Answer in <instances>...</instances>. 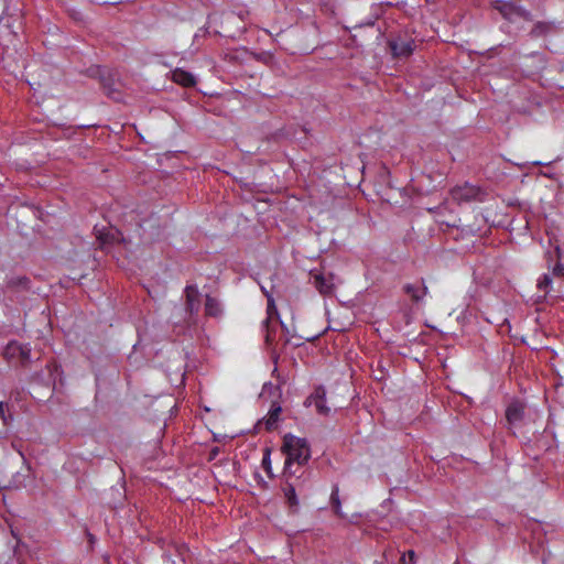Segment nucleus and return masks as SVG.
Wrapping results in <instances>:
<instances>
[{
	"label": "nucleus",
	"mask_w": 564,
	"mask_h": 564,
	"mask_svg": "<svg viewBox=\"0 0 564 564\" xmlns=\"http://www.w3.org/2000/svg\"><path fill=\"white\" fill-rule=\"evenodd\" d=\"M0 417L6 425L12 420V415L9 413L8 403L0 402Z\"/></svg>",
	"instance_id": "nucleus-18"
},
{
	"label": "nucleus",
	"mask_w": 564,
	"mask_h": 564,
	"mask_svg": "<svg viewBox=\"0 0 564 564\" xmlns=\"http://www.w3.org/2000/svg\"><path fill=\"white\" fill-rule=\"evenodd\" d=\"M205 311L206 314L216 317L221 313V305L216 299L207 296L205 302Z\"/></svg>",
	"instance_id": "nucleus-15"
},
{
	"label": "nucleus",
	"mask_w": 564,
	"mask_h": 564,
	"mask_svg": "<svg viewBox=\"0 0 564 564\" xmlns=\"http://www.w3.org/2000/svg\"><path fill=\"white\" fill-rule=\"evenodd\" d=\"M174 155L166 156L167 160L174 159Z\"/></svg>",
	"instance_id": "nucleus-26"
},
{
	"label": "nucleus",
	"mask_w": 564,
	"mask_h": 564,
	"mask_svg": "<svg viewBox=\"0 0 564 564\" xmlns=\"http://www.w3.org/2000/svg\"><path fill=\"white\" fill-rule=\"evenodd\" d=\"M541 165H542V163H541V162H532V163H531V166L529 167V170H530L531 167H533V169H538V172L535 173V175H536V176H545V177L553 176V175H552V173H550V172H543V171L540 169V166H541Z\"/></svg>",
	"instance_id": "nucleus-20"
},
{
	"label": "nucleus",
	"mask_w": 564,
	"mask_h": 564,
	"mask_svg": "<svg viewBox=\"0 0 564 564\" xmlns=\"http://www.w3.org/2000/svg\"><path fill=\"white\" fill-rule=\"evenodd\" d=\"M3 356L11 364L26 367L31 362V348L28 345L11 341L4 348Z\"/></svg>",
	"instance_id": "nucleus-4"
},
{
	"label": "nucleus",
	"mask_w": 564,
	"mask_h": 564,
	"mask_svg": "<svg viewBox=\"0 0 564 564\" xmlns=\"http://www.w3.org/2000/svg\"><path fill=\"white\" fill-rule=\"evenodd\" d=\"M387 44L391 55L397 58L409 57L415 48V40L406 33L391 35Z\"/></svg>",
	"instance_id": "nucleus-3"
},
{
	"label": "nucleus",
	"mask_w": 564,
	"mask_h": 564,
	"mask_svg": "<svg viewBox=\"0 0 564 564\" xmlns=\"http://www.w3.org/2000/svg\"><path fill=\"white\" fill-rule=\"evenodd\" d=\"M496 9L499 11L501 17L510 23L516 22L517 19H522L528 22L533 21V15L530 11L513 2H501L496 6Z\"/></svg>",
	"instance_id": "nucleus-5"
},
{
	"label": "nucleus",
	"mask_w": 564,
	"mask_h": 564,
	"mask_svg": "<svg viewBox=\"0 0 564 564\" xmlns=\"http://www.w3.org/2000/svg\"><path fill=\"white\" fill-rule=\"evenodd\" d=\"M98 238L102 241V243L108 242V238H104L101 235H98Z\"/></svg>",
	"instance_id": "nucleus-25"
},
{
	"label": "nucleus",
	"mask_w": 564,
	"mask_h": 564,
	"mask_svg": "<svg viewBox=\"0 0 564 564\" xmlns=\"http://www.w3.org/2000/svg\"><path fill=\"white\" fill-rule=\"evenodd\" d=\"M267 296H268V311L271 312L272 310L275 308V306L273 303V299L268 293H267Z\"/></svg>",
	"instance_id": "nucleus-22"
},
{
	"label": "nucleus",
	"mask_w": 564,
	"mask_h": 564,
	"mask_svg": "<svg viewBox=\"0 0 564 564\" xmlns=\"http://www.w3.org/2000/svg\"><path fill=\"white\" fill-rule=\"evenodd\" d=\"M335 278L333 274L324 275V274H316L314 275V284L317 288V290L322 294H332L335 288Z\"/></svg>",
	"instance_id": "nucleus-9"
},
{
	"label": "nucleus",
	"mask_w": 564,
	"mask_h": 564,
	"mask_svg": "<svg viewBox=\"0 0 564 564\" xmlns=\"http://www.w3.org/2000/svg\"><path fill=\"white\" fill-rule=\"evenodd\" d=\"M281 411L282 410L280 405H273L270 409L267 417L263 420V424L265 425L267 430H272L276 425L280 419Z\"/></svg>",
	"instance_id": "nucleus-12"
},
{
	"label": "nucleus",
	"mask_w": 564,
	"mask_h": 564,
	"mask_svg": "<svg viewBox=\"0 0 564 564\" xmlns=\"http://www.w3.org/2000/svg\"><path fill=\"white\" fill-rule=\"evenodd\" d=\"M330 498L336 513L341 516V503L338 495V488H335L333 490Z\"/></svg>",
	"instance_id": "nucleus-19"
},
{
	"label": "nucleus",
	"mask_w": 564,
	"mask_h": 564,
	"mask_svg": "<svg viewBox=\"0 0 564 564\" xmlns=\"http://www.w3.org/2000/svg\"><path fill=\"white\" fill-rule=\"evenodd\" d=\"M187 305L191 312L198 307V290L195 286H187L186 290Z\"/></svg>",
	"instance_id": "nucleus-14"
},
{
	"label": "nucleus",
	"mask_w": 564,
	"mask_h": 564,
	"mask_svg": "<svg viewBox=\"0 0 564 564\" xmlns=\"http://www.w3.org/2000/svg\"><path fill=\"white\" fill-rule=\"evenodd\" d=\"M481 194L480 188L468 181H463L460 184L455 185L451 191L453 199L459 203L478 199Z\"/></svg>",
	"instance_id": "nucleus-6"
},
{
	"label": "nucleus",
	"mask_w": 564,
	"mask_h": 564,
	"mask_svg": "<svg viewBox=\"0 0 564 564\" xmlns=\"http://www.w3.org/2000/svg\"><path fill=\"white\" fill-rule=\"evenodd\" d=\"M284 495L291 506H297L299 499L293 485H289L284 488Z\"/></svg>",
	"instance_id": "nucleus-16"
},
{
	"label": "nucleus",
	"mask_w": 564,
	"mask_h": 564,
	"mask_svg": "<svg viewBox=\"0 0 564 564\" xmlns=\"http://www.w3.org/2000/svg\"><path fill=\"white\" fill-rule=\"evenodd\" d=\"M283 451L286 455L283 474L290 478L297 473V469H293L294 463L301 467L308 460L311 451L304 438L291 434L284 436Z\"/></svg>",
	"instance_id": "nucleus-1"
},
{
	"label": "nucleus",
	"mask_w": 564,
	"mask_h": 564,
	"mask_svg": "<svg viewBox=\"0 0 564 564\" xmlns=\"http://www.w3.org/2000/svg\"><path fill=\"white\" fill-rule=\"evenodd\" d=\"M523 413L524 406L521 403L514 402L508 406L506 411V416L510 424H516L522 419Z\"/></svg>",
	"instance_id": "nucleus-11"
},
{
	"label": "nucleus",
	"mask_w": 564,
	"mask_h": 564,
	"mask_svg": "<svg viewBox=\"0 0 564 564\" xmlns=\"http://www.w3.org/2000/svg\"><path fill=\"white\" fill-rule=\"evenodd\" d=\"M30 280L26 276H14L7 281L6 286L12 290L29 289Z\"/></svg>",
	"instance_id": "nucleus-13"
},
{
	"label": "nucleus",
	"mask_w": 564,
	"mask_h": 564,
	"mask_svg": "<svg viewBox=\"0 0 564 564\" xmlns=\"http://www.w3.org/2000/svg\"><path fill=\"white\" fill-rule=\"evenodd\" d=\"M310 405L315 406L318 413L328 414L329 408L326 406V399L324 392L317 391L315 394L307 399Z\"/></svg>",
	"instance_id": "nucleus-10"
},
{
	"label": "nucleus",
	"mask_w": 564,
	"mask_h": 564,
	"mask_svg": "<svg viewBox=\"0 0 564 564\" xmlns=\"http://www.w3.org/2000/svg\"><path fill=\"white\" fill-rule=\"evenodd\" d=\"M172 80L185 88H191L196 85L194 75L183 68H175L172 70Z\"/></svg>",
	"instance_id": "nucleus-8"
},
{
	"label": "nucleus",
	"mask_w": 564,
	"mask_h": 564,
	"mask_svg": "<svg viewBox=\"0 0 564 564\" xmlns=\"http://www.w3.org/2000/svg\"><path fill=\"white\" fill-rule=\"evenodd\" d=\"M262 465L268 474L271 473V458H270V452L267 451L262 458Z\"/></svg>",
	"instance_id": "nucleus-21"
},
{
	"label": "nucleus",
	"mask_w": 564,
	"mask_h": 564,
	"mask_svg": "<svg viewBox=\"0 0 564 564\" xmlns=\"http://www.w3.org/2000/svg\"><path fill=\"white\" fill-rule=\"evenodd\" d=\"M557 31V25L553 21H538L533 24L529 32V37L532 40L545 37Z\"/></svg>",
	"instance_id": "nucleus-7"
},
{
	"label": "nucleus",
	"mask_w": 564,
	"mask_h": 564,
	"mask_svg": "<svg viewBox=\"0 0 564 564\" xmlns=\"http://www.w3.org/2000/svg\"><path fill=\"white\" fill-rule=\"evenodd\" d=\"M406 555L409 556V558H410V561H411V562H413V561H414V558H415V553H414L413 551H409Z\"/></svg>",
	"instance_id": "nucleus-23"
},
{
	"label": "nucleus",
	"mask_w": 564,
	"mask_h": 564,
	"mask_svg": "<svg viewBox=\"0 0 564 564\" xmlns=\"http://www.w3.org/2000/svg\"><path fill=\"white\" fill-rule=\"evenodd\" d=\"M552 286V279L549 274H544L538 280V288L539 290L543 291L544 293H549Z\"/></svg>",
	"instance_id": "nucleus-17"
},
{
	"label": "nucleus",
	"mask_w": 564,
	"mask_h": 564,
	"mask_svg": "<svg viewBox=\"0 0 564 564\" xmlns=\"http://www.w3.org/2000/svg\"><path fill=\"white\" fill-rule=\"evenodd\" d=\"M79 73H83L91 78H99L100 85L105 94L111 99H120L121 93L118 88V82L111 72H106L101 69L98 65H93L88 67L85 72L79 70Z\"/></svg>",
	"instance_id": "nucleus-2"
},
{
	"label": "nucleus",
	"mask_w": 564,
	"mask_h": 564,
	"mask_svg": "<svg viewBox=\"0 0 564 564\" xmlns=\"http://www.w3.org/2000/svg\"><path fill=\"white\" fill-rule=\"evenodd\" d=\"M533 173L534 172H531V171L528 170V171L523 172L522 176L528 177V176H530V174H533Z\"/></svg>",
	"instance_id": "nucleus-24"
}]
</instances>
